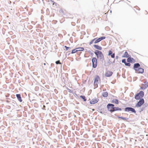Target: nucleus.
I'll return each mask as SVG.
<instances>
[{
    "label": "nucleus",
    "instance_id": "f257e3e1",
    "mask_svg": "<svg viewBox=\"0 0 148 148\" xmlns=\"http://www.w3.org/2000/svg\"><path fill=\"white\" fill-rule=\"evenodd\" d=\"M94 52L97 58H99L100 61H102L104 60V56L102 52L98 50H96Z\"/></svg>",
    "mask_w": 148,
    "mask_h": 148
},
{
    "label": "nucleus",
    "instance_id": "f03ea898",
    "mask_svg": "<svg viewBox=\"0 0 148 148\" xmlns=\"http://www.w3.org/2000/svg\"><path fill=\"white\" fill-rule=\"evenodd\" d=\"M144 96V93L143 91H140L139 92L136 94L135 95V98L136 100L143 98Z\"/></svg>",
    "mask_w": 148,
    "mask_h": 148
},
{
    "label": "nucleus",
    "instance_id": "7ed1b4c3",
    "mask_svg": "<svg viewBox=\"0 0 148 148\" xmlns=\"http://www.w3.org/2000/svg\"><path fill=\"white\" fill-rule=\"evenodd\" d=\"M114 105L112 103H108L107 106V108L108 111L112 113L114 112Z\"/></svg>",
    "mask_w": 148,
    "mask_h": 148
},
{
    "label": "nucleus",
    "instance_id": "20e7f679",
    "mask_svg": "<svg viewBox=\"0 0 148 148\" xmlns=\"http://www.w3.org/2000/svg\"><path fill=\"white\" fill-rule=\"evenodd\" d=\"M124 110L125 112H129L130 111L131 112L136 113V111L135 109L131 107H126L124 108Z\"/></svg>",
    "mask_w": 148,
    "mask_h": 148
},
{
    "label": "nucleus",
    "instance_id": "39448f33",
    "mask_svg": "<svg viewBox=\"0 0 148 148\" xmlns=\"http://www.w3.org/2000/svg\"><path fill=\"white\" fill-rule=\"evenodd\" d=\"M92 67L94 68H96L97 65V60L96 58L93 57L92 58Z\"/></svg>",
    "mask_w": 148,
    "mask_h": 148
},
{
    "label": "nucleus",
    "instance_id": "423d86ee",
    "mask_svg": "<svg viewBox=\"0 0 148 148\" xmlns=\"http://www.w3.org/2000/svg\"><path fill=\"white\" fill-rule=\"evenodd\" d=\"M139 101L136 104L135 106L136 107H140L143 105L145 101L143 98H141L139 99Z\"/></svg>",
    "mask_w": 148,
    "mask_h": 148
},
{
    "label": "nucleus",
    "instance_id": "0eeeda50",
    "mask_svg": "<svg viewBox=\"0 0 148 148\" xmlns=\"http://www.w3.org/2000/svg\"><path fill=\"white\" fill-rule=\"evenodd\" d=\"M130 57L127 58V62H129L130 63H133L135 62V60L132 58L131 57V56H129Z\"/></svg>",
    "mask_w": 148,
    "mask_h": 148
},
{
    "label": "nucleus",
    "instance_id": "6e6552de",
    "mask_svg": "<svg viewBox=\"0 0 148 148\" xmlns=\"http://www.w3.org/2000/svg\"><path fill=\"white\" fill-rule=\"evenodd\" d=\"M99 100V99H98L95 98L90 101V103L91 104H93L98 102Z\"/></svg>",
    "mask_w": 148,
    "mask_h": 148
},
{
    "label": "nucleus",
    "instance_id": "1a4fd4ad",
    "mask_svg": "<svg viewBox=\"0 0 148 148\" xmlns=\"http://www.w3.org/2000/svg\"><path fill=\"white\" fill-rule=\"evenodd\" d=\"M140 67V65L139 63H137L134 64L133 69L135 71H137V69Z\"/></svg>",
    "mask_w": 148,
    "mask_h": 148
},
{
    "label": "nucleus",
    "instance_id": "9d476101",
    "mask_svg": "<svg viewBox=\"0 0 148 148\" xmlns=\"http://www.w3.org/2000/svg\"><path fill=\"white\" fill-rule=\"evenodd\" d=\"M144 69L141 68L140 67L137 69V71H136V72L137 73H144Z\"/></svg>",
    "mask_w": 148,
    "mask_h": 148
},
{
    "label": "nucleus",
    "instance_id": "9b49d317",
    "mask_svg": "<svg viewBox=\"0 0 148 148\" xmlns=\"http://www.w3.org/2000/svg\"><path fill=\"white\" fill-rule=\"evenodd\" d=\"M100 79L98 75H96L94 81V85L95 86V83L97 82Z\"/></svg>",
    "mask_w": 148,
    "mask_h": 148
},
{
    "label": "nucleus",
    "instance_id": "f8f14e48",
    "mask_svg": "<svg viewBox=\"0 0 148 148\" xmlns=\"http://www.w3.org/2000/svg\"><path fill=\"white\" fill-rule=\"evenodd\" d=\"M112 72L109 71L106 73L105 75L106 77H110L112 75Z\"/></svg>",
    "mask_w": 148,
    "mask_h": 148
},
{
    "label": "nucleus",
    "instance_id": "ddd939ff",
    "mask_svg": "<svg viewBox=\"0 0 148 148\" xmlns=\"http://www.w3.org/2000/svg\"><path fill=\"white\" fill-rule=\"evenodd\" d=\"M93 47L99 51L101 50L102 49V47L98 45H93Z\"/></svg>",
    "mask_w": 148,
    "mask_h": 148
},
{
    "label": "nucleus",
    "instance_id": "4468645a",
    "mask_svg": "<svg viewBox=\"0 0 148 148\" xmlns=\"http://www.w3.org/2000/svg\"><path fill=\"white\" fill-rule=\"evenodd\" d=\"M16 97L20 102H21L22 101V99L21 95L20 94H16Z\"/></svg>",
    "mask_w": 148,
    "mask_h": 148
},
{
    "label": "nucleus",
    "instance_id": "2eb2a0df",
    "mask_svg": "<svg viewBox=\"0 0 148 148\" xmlns=\"http://www.w3.org/2000/svg\"><path fill=\"white\" fill-rule=\"evenodd\" d=\"M129 56L130 55L128 54L127 52V51H125L123 54V55L122 56V57L127 58L129 57Z\"/></svg>",
    "mask_w": 148,
    "mask_h": 148
},
{
    "label": "nucleus",
    "instance_id": "dca6fc26",
    "mask_svg": "<svg viewBox=\"0 0 148 148\" xmlns=\"http://www.w3.org/2000/svg\"><path fill=\"white\" fill-rule=\"evenodd\" d=\"M112 102L113 103H115L116 104H118L119 103V101L117 99H114L112 100Z\"/></svg>",
    "mask_w": 148,
    "mask_h": 148
},
{
    "label": "nucleus",
    "instance_id": "f3484780",
    "mask_svg": "<svg viewBox=\"0 0 148 148\" xmlns=\"http://www.w3.org/2000/svg\"><path fill=\"white\" fill-rule=\"evenodd\" d=\"M99 111H98L100 113L102 114H103L104 113H105L106 112L104 111V110L103 109H99Z\"/></svg>",
    "mask_w": 148,
    "mask_h": 148
},
{
    "label": "nucleus",
    "instance_id": "a211bd4d",
    "mask_svg": "<svg viewBox=\"0 0 148 148\" xmlns=\"http://www.w3.org/2000/svg\"><path fill=\"white\" fill-rule=\"evenodd\" d=\"M10 103L14 106H16L17 105L16 102L15 101H12L10 102Z\"/></svg>",
    "mask_w": 148,
    "mask_h": 148
},
{
    "label": "nucleus",
    "instance_id": "6ab92c4d",
    "mask_svg": "<svg viewBox=\"0 0 148 148\" xmlns=\"http://www.w3.org/2000/svg\"><path fill=\"white\" fill-rule=\"evenodd\" d=\"M108 95V93L107 92H103L102 93V96L104 97H106Z\"/></svg>",
    "mask_w": 148,
    "mask_h": 148
},
{
    "label": "nucleus",
    "instance_id": "aec40b11",
    "mask_svg": "<svg viewBox=\"0 0 148 148\" xmlns=\"http://www.w3.org/2000/svg\"><path fill=\"white\" fill-rule=\"evenodd\" d=\"M122 110V109L121 108H120L118 107H114V112L116 111H121Z\"/></svg>",
    "mask_w": 148,
    "mask_h": 148
},
{
    "label": "nucleus",
    "instance_id": "412c9836",
    "mask_svg": "<svg viewBox=\"0 0 148 148\" xmlns=\"http://www.w3.org/2000/svg\"><path fill=\"white\" fill-rule=\"evenodd\" d=\"M80 97L83 99L84 101H86V99L84 95H81L80 96Z\"/></svg>",
    "mask_w": 148,
    "mask_h": 148
},
{
    "label": "nucleus",
    "instance_id": "4be33fe9",
    "mask_svg": "<svg viewBox=\"0 0 148 148\" xmlns=\"http://www.w3.org/2000/svg\"><path fill=\"white\" fill-rule=\"evenodd\" d=\"M111 64H112V62L110 61V60L109 59H108V60H107V65H105L106 66H108L110 65Z\"/></svg>",
    "mask_w": 148,
    "mask_h": 148
},
{
    "label": "nucleus",
    "instance_id": "5701e85b",
    "mask_svg": "<svg viewBox=\"0 0 148 148\" xmlns=\"http://www.w3.org/2000/svg\"><path fill=\"white\" fill-rule=\"evenodd\" d=\"M117 117L119 119H121L123 120H127L128 119V118L123 117V116H117Z\"/></svg>",
    "mask_w": 148,
    "mask_h": 148
},
{
    "label": "nucleus",
    "instance_id": "b1692460",
    "mask_svg": "<svg viewBox=\"0 0 148 148\" xmlns=\"http://www.w3.org/2000/svg\"><path fill=\"white\" fill-rule=\"evenodd\" d=\"M144 83L145 84H142V85L143 86H144V88H145V89L148 86V82H144Z\"/></svg>",
    "mask_w": 148,
    "mask_h": 148
},
{
    "label": "nucleus",
    "instance_id": "393cba45",
    "mask_svg": "<svg viewBox=\"0 0 148 148\" xmlns=\"http://www.w3.org/2000/svg\"><path fill=\"white\" fill-rule=\"evenodd\" d=\"M77 51H83L84 50V48L83 47H79L76 48Z\"/></svg>",
    "mask_w": 148,
    "mask_h": 148
},
{
    "label": "nucleus",
    "instance_id": "a878e982",
    "mask_svg": "<svg viewBox=\"0 0 148 148\" xmlns=\"http://www.w3.org/2000/svg\"><path fill=\"white\" fill-rule=\"evenodd\" d=\"M77 51H78L77 50V49L76 48L75 49L72 50V51L71 52V53L73 54V53H76V52H77Z\"/></svg>",
    "mask_w": 148,
    "mask_h": 148
},
{
    "label": "nucleus",
    "instance_id": "bb28decb",
    "mask_svg": "<svg viewBox=\"0 0 148 148\" xmlns=\"http://www.w3.org/2000/svg\"><path fill=\"white\" fill-rule=\"evenodd\" d=\"M96 39V38H94V39H93L92 40L90 41V42H89V45H90L91 44H92V43L94 41H95V40Z\"/></svg>",
    "mask_w": 148,
    "mask_h": 148
},
{
    "label": "nucleus",
    "instance_id": "cd10ccee",
    "mask_svg": "<svg viewBox=\"0 0 148 148\" xmlns=\"http://www.w3.org/2000/svg\"><path fill=\"white\" fill-rule=\"evenodd\" d=\"M96 38V39L95 40V41H94V43H95V44H96V43H98L99 42H100V41H99V39L98 38Z\"/></svg>",
    "mask_w": 148,
    "mask_h": 148
},
{
    "label": "nucleus",
    "instance_id": "c85d7f7f",
    "mask_svg": "<svg viewBox=\"0 0 148 148\" xmlns=\"http://www.w3.org/2000/svg\"><path fill=\"white\" fill-rule=\"evenodd\" d=\"M64 47L65 48V51H66L71 49L70 47H67L66 46H64Z\"/></svg>",
    "mask_w": 148,
    "mask_h": 148
},
{
    "label": "nucleus",
    "instance_id": "c756f323",
    "mask_svg": "<svg viewBox=\"0 0 148 148\" xmlns=\"http://www.w3.org/2000/svg\"><path fill=\"white\" fill-rule=\"evenodd\" d=\"M88 52L90 54L91 56H92L94 55L93 53L91 51L89 50L88 51Z\"/></svg>",
    "mask_w": 148,
    "mask_h": 148
},
{
    "label": "nucleus",
    "instance_id": "7c9ffc66",
    "mask_svg": "<svg viewBox=\"0 0 148 148\" xmlns=\"http://www.w3.org/2000/svg\"><path fill=\"white\" fill-rule=\"evenodd\" d=\"M125 65L126 66H130L131 64L129 62H127L125 64Z\"/></svg>",
    "mask_w": 148,
    "mask_h": 148
},
{
    "label": "nucleus",
    "instance_id": "2f4dec72",
    "mask_svg": "<svg viewBox=\"0 0 148 148\" xmlns=\"http://www.w3.org/2000/svg\"><path fill=\"white\" fill-rule=\"evenodd\" d=\"M112 52L110 50L109 51L108 53V56H110L112 54Z\"/></svg>",
    "mask_w": 148,
    "mask_h": 148
},
{
    "label": "nucleus",
    "instance_id": "473e14b6",
    "mask_svg": "<svg viewBox=\"0 0 148 148\" xmlns=\"http://www.w3.org/2000/svg\"><path fill=\"white\" fill-rule=\"evenodd\" d=\"M121 62L125 64L126 62V59H123L122 60Z\"/></svg>",
    "mask_w": 148,
    "mask_h": 148
},
{
    "label": "nucleus",
    "instance_id": "72a5a7b5",
    "mask_svg": "<svg viewBox=\"0 0 148 148\" xmlns=\"http://www.w3.org/2000/svg\"><path fill=\"white\" fill-rule=\"evenodd\" d=\"M56 64H61V63L60 62V61L59 60H57L55 62Z\"/></svg>",
    "mask_w": 148,
    "mask_h": 148
},
{
    "label": "nucleus",
    "instance_id": "f704fd0d",
    "mask_svg": "<svg viewBox=\"0 0 148 148\" xmlns=\"http://www.w3.org/2000/svg\"><path fill=\"white\" fill-rule=\"evenodd\" d=\"M115 54L114 53H112L111 55H110V56H111V58H114L115 57Z\"/></svg>",
    "mask_w": 148,
    "mask_h": 148
},
{
    "label": "nucleus",
    "instance_id": "c9c22d12",
    "mask_svg": "<svg viewBox=\"0 0 148 148\" xmlns=\"http://www.w3.org/2000/svg\"><path fill=\"white\" fill-rule=\"evenodd\" d=\"M67 89L68 90V91L70 93H73V90H70L68 88H67Z\"/></svg>",
    "mask_w": 148,
    "mask_h": 148
},
{
    "label": "nucleus",
    "instance_id": "e433bc0d",
    "mask_svg": "<svg viewBox=\"0 0 148 148\" xmlns=\"http://www.w3.org/2000/svg\"><path fill=\"white\" fill-rule=\"evenodd\" d=\"M70 54V53H69V52H67L66 53V56L67 57V56H69Z\"/></svg>",
    "mask_w": 148,
    "mask_h": 148
},
{
    "label": "nucleus",
    "instance_id": "4c0bfd02",
    "mask_svg": "<svg viewBox=\"0 0 148 148\" xmlns=\"http://www.w3.org/2000/svg\"><path fill=\"white\" fill-rule=\"evenodd\" d=\"M145 108V107L144 106H143L141 108V111H143L144 109Z\"/></svg>",
    "mask_w": 148,
    "mask_h": 148
},
{
    "label": "nucleus",
    "instance_id": "58836bf2",
    "mask_svg": "<svg viewBox=\"0 0 148 148\" xmlns=\"http://www.w3.org/2000/svg\"><path fill=\"white\" fill-rule=\"evenodd\" d=\"M144 106L145 107V108L147 106H148V104L147 103H145L144 105Z\"/></svg>",
    "mask_w": 148,
    "mask_h": 148
},
{
    "label": "nucleus",
    "instance_id": "ea45409f",
    "mask_svg": "<svg viewBox=\"0 0 148 148\" xmlns=\"http://www.w3.org/2000/svg\"><path fill=\"white\" fill-rule=\"evenodd\" d=\"M145 89V88H144V87L143 86H141L140 88V89H141V90H144Z\"/></svg>",
    "mask_w": 148,
    "mask_h": 148
},
{
    "label": "nucleus",
    "instance_id": "a19ab883",
    "mask_svg": "<svg viewBox=\"0 0 148 148\" xmlns=\"http://www.w3.org/2000/svg\"><path fill=\"white\" fill-rule=\"evenodd\" d=\"M101 38L102 40H103L106 38V37L105 36H102Z\"/></svg>",
    "mask_w": 148,
    "mask_h": 148
},
{
    "label": "nucleus",
    "instance_id": "79ce46f5",
    "mask_svg": "<svg viewBox=\"0 0 148 148\" xmlns=\"http://www.w3.org/2000/svg\"><path fill=\"white\" fill-rule=\"evenodd\" d=\"M45 105H43V107L42 108V109L43 110H45Z\"/></svg>",
    "mask_w": 148,
    "mask_h": 148
},
{
    "label": "nucleus",
    "instance_id": "37998d69",
    "mask_svg": "<svg viewBox=\"0 0 148 148\" xmlns=\"http://www.w3.org/2000/svg\"><path fill=\"white\" fill-rule=\"evenodd\" d=\"M98 39H99V41H100V42L101 41V40H102L101 38V37L98 38Z\"/></svg>",
    "mask_w": 148,
    "mask_h": 148
},
{
    "label": "nucleus",
    "instance_id": "c03bdc74",
    "mask_svg": "<svg viewBox=\"0 0 148 148\" xmlns=\"http://www.w3.org/2000/svg\"><path fill=\"white\" fill-rule=\"evenodd\" d=\"M95 86H96V88H97L98 87V84H97V83H95Z\"/></svg>",
    "mask_w": 148,
    "mask_h": 148
},
{
    "label": "nucleus",
    "instance_id": "a18cd8bd",
    "mask_svg": "<svg viewBox=\"0 0 148 148\" xmlns=\"http://www.w3.org/2000/svg\"><path fill=\"white\" fill-rule=\"evenodd\" d=\"M118 58H119V56H116L115 58L116 59H117Z\"/></svg>",
    "mask_w": 148,
    "mask_h": 148
},
{
    "label": "nucleus",
    "instance_id": "49530a36",
    "mask_svg": "<svg viewBox=\"0 0 148 148\" xmlns=\"http://www.w3.org/2000/svg\"><path fill=\"white\" fill-rule=\"evenodd\" d=\"M115 62V60L114 59V60H113V62H112V64L114 63Z\"/></svg>",
    "mask_w": 148,
    "mask_h": 148
},
{
    "label": "nucleus",
    "instance_id": "de8ad7c7",
    "mask_svg": "<svg viewBox=\"0 0 148 148\" xmlns=\"http://www.w3.org/2000/svg\"><path fill=\"white\" fill-rule=\"evenodd\" d=\"M73 93V94L74 95H77V94H76L75 93V92H73V93Z\"/></svg>",
    "mask_w": 148,
    "mask_h": 148
},
{
    "label": "nucleus",
    "instance_id": "09e8293b",
    "mask_svg": "<svg viewBox=\"0 0 148 148\" xmlns=\"http://www.w3.org/2000/svg\"><path fill=\"white\" fill-rule=\"evenodd\" d=\"M6 101L7 102V103H10V101L8 100H7Z\"/></svg>",
    "mask_w": 148,
    "mask_h": 148
},
{
    "label": "nucleus",
    "instance_id": "8fccbe9b",
    "mask_svg": "<svg viewBox=\"0 0 148 148\" xmlns=\"http://www.w3.org/2000/svg\"><path fill=\"white\" fill-rule=\"evenodd\" d=\"M44 64V65H46V64H45V63H44V64Z\"/></svg>",
    "mask_w": 148,
    "mask_h": 148
},
{
    "label": "nucleus",
    "instance_id": "3c124183",
    "mask_svg": "<svg viewBox=\"0 0 148 148\" xmlns=\"http://www.w3.org/2000/svg\"><path fill=\"white\" fill-rule=\"evenodd\" d=\"M146 148H148V146L146 147Z\"/></svg>",
    "mask_w": 148,
    "mask_h": 148
},
{
    "label": "nucleus",
    "instance_id": "603ef678",
    "mask_svg": "<svg viewBox=\"0 0 148 148\" xmlns=\"http://www.w3.org/2000/svg\"><path fill=\"white\" fill-rule=\"evenodd\" d=\"M112 12L111 10H110V12Z\"/></svg>",
    "mask_w": 148,
    "mask_h": 148
},
{
    "label": "nucleus",
    "instance_id": "864d4df0",
    "mask_svg": "<svg viewBox=\"0 0 148 148\" xmlns=\"http://www.w3.org/2000/svg\"><path fill=\"white\" fill-rule=\"evenodd\" d=\"M86 50L85 51H87V50L86 49V50Z\"/></svg>",
    "mask_w": 148,
    "mask_h": 148
},
{
    "label": "nucleus",
    "instance_id": "5fc2aeb1",
    "mask_svg": "<svg viewBox=\"0 0 148 148\" xmlns=\"http://www.w3.org/2000/svg\"><path fill=\"white\" fill-rule=\"evenodd\" d=\"M51 1L53 2V1H52V0Z\"/></svg>",
    "mask_w": 148,
    "mask_h": 148
}]
</instances>
